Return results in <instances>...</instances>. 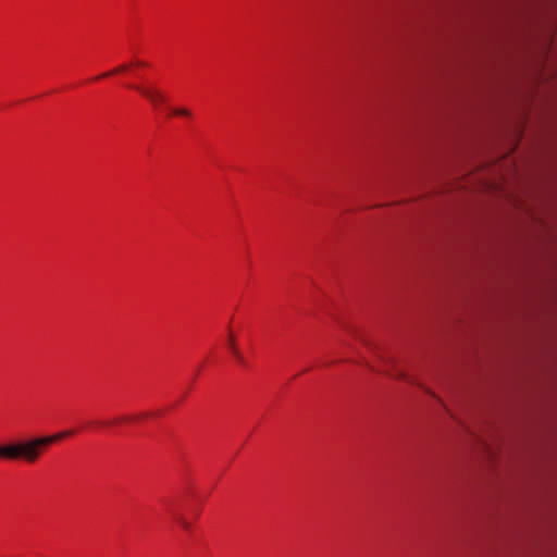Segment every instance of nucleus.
<instances>
[{"label":"nucleus","instance_id":"obj_10","mask_svg":"<svg viewBox=\"0 0 557 557\" xmlns=\"http://www.w3.org/2000/svg\"><path fill=\"white\" fill-rule=\"evenodd\" d=\"M120 421H121V419H116V420H113V421L106 422L104 424H115V423H117Z\"/></svg>","mask_w":557,"mask_h":557},{"label":"nucleus","instance_id":"obj_6","mask_svg":"<svg viewBox=\"0 0 557 557\" xmlns=\"http://www.w3.org/2000/svg\"><path fill=\"white\" fill-rule=\"evenodd\" d=\"M172 513H173L174 519L181 524V527L183 529H185V530L190 529V523L183 516H180L175 512H172Z\"/></svg>","mask_w":557,"mask_h":557},{"label":"nucleus","instance_id":"obj_8","mask_svg":"<svg viewBox=\"0 0 557 557\" xmlns=\"http://www.w3.org/2000/svg\"><path fill=\"white\" fill-rule=\"evenodd\" d=\"M172 112L175 115H182V116H189L190 115V112L187 109H184V108L173 109Z\"/></svg>","mask_w":557,"mask_h":557},{"label":"nucleus","instance_id":"obj_2","mask_svg":"<svg viewBox=\"0 0 557 557\" xmlns=\"http://www.w3.org/2000/svg\"><path fill=\"white\" fill-rule=\"evenodd\" d=\"M364 345L371 354L372 359L383 367L382 370L389 371L396 366L394 356H392V354L385 347L370 342H364Z\"/></svg>","mask_w":557,"mask_h":557},{"label":"nucleus","instance_id":"obj_9","mask_svg":"<svg viewBox=\"0 0 557 557\" xmlns=\"http://www.w3.org/2000/svg\"><path fill=\"white\" fill-rule=\"evenodd\" d=\"M395 379L404 377L403 370H396V374L394 375Z\"/></svg>","mask_w":557,"mask_h":557},{"label":"nucleus","instance_id":"obj_4","mask_svg":"<svg viewBox=\"0 0 557 557\" xmlns=\"http://www.w3.org/2000/svg\"><path fill=\"white\" fill-rule=\"evenodd\" d=\"M132 88L136 89L143 97H145L154 108H158L165 101L164 94L152 86L133 85Z\"/></svg>","mask_w":557,"mask_h":557},{"label":"nucleus","instance_id":"obj_5","mask_svg":"<svg viewBox=\"0 0 557 557\" xmlns=\"http://www.w3.org/2000/svg\"><path fill=\"white\" fill-rule=\"evenodd\" d=\"M451 418H453L454 420H456V422H457V423L462 428V430H463V431H465V432H466L470 437H472L474 441H478V442H479V441H481V440H480L479 434L473 430V428H472V426H470L469 424H467L465 421L457 419V418H456V417H454L453 414H451Z\"/></svg>","mask_w":557,"mask_h":557},{"label":"nucleus","instance_id":"obj_1","mask_svg":"<svg viewBox=\"0 0 557 557\" xmlns=\"http://www.w3.org/2000/svg\"><path fill=\"white\" fill-rule=\"evenodd\" d=\"M74 433L75 431L73 430H66L49 436L34 437L25 442L2 445L0 446V458L8 460L23 459L26 462L33 463L37 461L46 446L72 436Z\"/></svg>","mask_w":557,"mask_h":557},{"label":"nucleus","instance_id":"obj_3","mask_svg":"<svg viewBox=\"0 0 557 557\" xmlns=\"http://www.w3.org/2000/svg\"><path fill=\"white\" fill-rule=\"evenodd\" d=\"M226 347L238 366H240L244 369L249 368V362L242 352V350L239 349L236 336L231 329H228L227 332Z\"/></svg>","mask_w":557,"mask_h":557},{"label":"nucleus","instance_id":"obj_11","mask_svg":"<svg viewBox=\"0 0 557 557\" xmlns=\"http://www.w3.org/2000/svg\"><path fill=\"white\" fill-rule=\"evenodd\" d=\"M136 64H137V65H145V63H144V62H140V61H137V62H136Z\"/></svg>","mask_w":557,"mask_h":557},{"label":"nucleus","instance_id":"obj_7","mask_svg":"<svg viewBox=\"0 0 557 557\" xmlns=\"http://www.w3.org/2000/svg\"><path fill=\"white\" fill-rule=\"evenodd\" d=\"M127 67H128V65H126V64H122V65H120L119 67H116L115 70H112V71H110V72H107V73H104V74H102V75L98 76L97 78L108 77V76L113 75V74H115V73L124 72V71H126V70H127Z\"/></svg>","mask_w":557,"mask_h":557}]
</instances>
